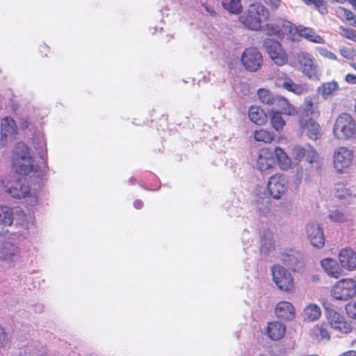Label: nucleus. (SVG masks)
<instances>
[{
    "mask_svg": "<svg viewBox=\"0 0 356 356\" xmlns=\"http://www.w3.org/2000/svg\"><path fill=\"white\" fill-rule=\"evenodd\" d=\"M268 15V9L262 3L256 2L249 6L240 16L239 21L247 29L259 31L261 29L262 20L266 19Z\"/></svg>",
    "mask_w": 356,
    "mask_h": 356,
    "instance_id": "1",
    "label": "nucleus"
},
{
    "mask_svg": "<svg viewBox=\"0 0 356 356\" xmlns=\"http://www.w3.org/2000/svg\"><path fill=\"white\" fill-rule=\"evenodd\" d=\"M293 66L309 79H319L320 72L315 58L310 54L300 51L294 54Z\"/></svg>",
    "mask_w": 356,
    "mask_h": 356,
    "instance_id": "2",
    "label": "nucleus"
},
{
    "mask_svg": "<svg viewBox=\"0 0 356 356\" xmlns=\"http://www.w3.org/2000/svg\"><path fill=\"white\" fill-rule=\"evenodd\" d=\"M333 134L339 139L356 138V124L352 116L348 113L341 114L334 123Z\"/></svg>",
    "mask_w": 356,
    "mask_h": 356,
    "instance_id": "3",
    "label": "nucleus"
},
{
    "mask_svg": "<svg viewBox=\"0 0 356 356\" xmlns=\"http://www.w3.org/2000/svg\"><path fill=\"white\" fill-rule=\"evenodd\" d=\"M273 280L282 291L291 293L295 290V284L291 273L283 266L277 264L271 268Z\"/></svg>",
    "mask_w": 356,
    "mask_h": 356,
    "instance_id": "4",
    "label": "nucleus"
},
{
    "mask_svg": "<svg viewBox=\"0 0 356 356\" xmlns=\"http://www.w3.org/2000/svg\"><path fill=\"white\" fill-rule=\"evenodd\" d=\"M332 296L339 300H348L356 296V280L342 279L337 282L331 291Z\"/></svg>",
    "mask_w": 356,
    "mask_h": 356,
    "instance_id": "5",
    "label": "nucleus"
},
{
    "mask_svg": "<svg viewBox=\"0 0 356 356\" xmlns=\"http://www.w3.org/2000/svg\"><path fill=\"white\" fill-rule=\"evenodd\" d=\"M333 165L339 173L344 172L349 168L354 160V152L346 147H339L333 153Z\"/></svg>",
    "mask_w": 356,
    "mask_h": 356,
    "instance_id": "6",
    "label": "nucleus"
},
{
    "mask_svg": "<svg viewBox=\"0 0 356 356\" xmlns=\"http://www.w3.org/2000/svg\"><path fill=\"white\" fill-rule=\"evenodd\" d=\"M5 188L6 192L15 198H24L30 195L29 197L31 199V203L33 204L37 202L36 197L31 192L26 179H16L13 182L6 185Z\"/></svg>",
    "mask_w": 356,
    "mask_h": 356,
    "instance_id": "7",
    "label": "nucleus"
},
{
    "mask_svg": "<svg viewBox=\"0 0 356 356\" xmlns=\"http://www.w3.org/2000/svg\"><path fill=\"white\" fill-rule=\"evenodd\" d=\"M241 62L247 70L257 72L263 63V57L257 48L249 47L243 51Z\"/></svg>",
    "mask_w": 356,
    "mask_h": 356,
    "instance_id": "8",
    "label": "nucleus"
},
{
    "mask_svg": "<svg viewBox=\"0 0 356 356\" xmlns=\"http://www.w3.org/2000/svg\"><path fill=\"white\" fill-rule=\"evenodd\" d=\"M257 166L263 174L271 173L275 167L274 153L267 148L261 149L257 160Z\"/></svg>",
    "mask_w": 356,
    "mask_h": 356,
    "instance_id": "9",
    "label": "nucleus"
},
{
    "mask_svg": "<svg viewBox=\"0 0 356 356\" xmlns=\"http://www.w3.org/2000/svg\"><path fill=\"white\" fill-rule=\"evenodd\" d=\"M305 233L310 243L316 248H322L325 244L323 228L316 222H309L305 225Z\"/></svg>",
    "mask_w": 356,
    "mask_h": 356,
    "instance_id": "10",
    "label": "nucleus"
},
{
    "mask_svg": "<svg viewBox=\"0 0 356 356\" xmlns=\"http://www.w3.org/2000/svg\"><path fill=\"white\" fill-rule=\"evenodd\" d=\"M264 47L275 64L283 65L286 62V56L281 44L271 39L264 40Z\"/></svg>",
    "mask_w": 356,
    "mask_h": 356,
    "instance_id": "11",
    "label": "nucleus"
},
{
    "mask_svg": "<svg viewBox=\"0 0 356 356\" xmlns=\"http://www.w3.org/2000/svg\"><path fill=\"white\" fill-rule=\"evenodd\" d=\"M286 190V181L284 175L275 174L272 175L268 182V191L275 199H280Z\"/></svg>",
    "mask_w": 356,
    "mask_h": 356,
    "instance_id": "12",
    "label": "nucleus"
},
{
    "mask_svg": "<svg viewBox=\"0 0 356 356\" xmlns=\"http://www.w3.org/2000/svg\"><path fill=\"white\" fill-rule=\"evenodd\" d=\"M326 316L332 328L341 333L350 332L352 327L343 316L334 310H327Z\"/></svg>",
    "mask_w": 356,
    "mask_h": 356,
    "instance_id": "13",
    "label": "nucleus"
},
{
    "mask_svg": "<svg viewBox=\"0 0 356 356\" xmlns=\"http://www.w3.org/2000/svg\"><path fill=\"white\" fill-rule=\"evenodd\" d=\"M299 124L301 131L309 138L316 140L321 137L320 125L312 118L299 119Z\"/></svg>",
    "mask_w": 356,
    "mask_h": 356,
    "instance_id": "14",
    "label": "nucleus"
},
{
    "mask_svg": "<svg viewBox=\"0 0 356 356\" xmlns=\"http://www.w3.org/2000/svg\"><path fill=\"white\" fill-rule=\"evenodd\" d=\"M275 84L277 87L282 88L297 95H300L305 91V87L294 83L285 73H281L277 76L275 79Z\"/></svg>",
    "mask_w": 356,
    "mask_h": 356,
    "instance_id": "15",
    "label": "nucleus"
},
{
    "mask_svg": "<svg viewBox=\"0 0 356 356\" xmlns=\"http://www.w3.org/2000/svg\"><path fill=\"white\" fill-rule=\"evenodd\" d=\"M264 31L270 36H280L284 33H293V24L287 20H280L276 24L268 23L264 27Z\"/></svg>",
    "mask_w": 356,
    "mask_h": 356,
    "instance_id": "16",
    "label": "nucleus"
},
{
    "mask_svg": "<svg viewBox=\"0 0 356 356\" xmlns=\"http://www.w3.org/2000/svg\"><path fill=\"white\" fill-rule=\"evenodd\" d=\"M16 133L17 125L15 120L9 117L3 118L1 123V140L2 143L6 144L8 141L13 140Z\"/></svg>",
    "mask_w": 356,
    "mask_h": 356,
    "instance_id": "17",
    "label": "nucleus"
},
{
    "mask_svg": "<svg viewBox=\"0 0 356 356\" xmlns=\"http://www.w3.org/2000/svg\"><path fill=\"white\" fill-rule=\"evenodd\" d=\"M341 267L348 270L356 269V252L351 248H343L339 254Z\"/></svg>",
    "mask_w": 356,
    "mask_h": 356,
    "instance_id": "18",
    "label": "nucleus"
},
{
    "mask_svg": "<svg viewBox=\"0 0 356 356\" xmlns=\"http://www.w3.org/2000/svg\"><path fill=\"white\" fill-rule=\"evenodd\" d=\"M19 257V249L10 242L2 243L0 245V259L6 262L15 261Z\"/></svg>",
    "mask_w": 356,
    "mask_h": 356,
    "instance_id": "19",
    "label": "nucleus"
},
{
    "mask_svg": "<svg viewBox=\"0 0 356 356\" xmlns=\"http://www.w3.org/2000/svg\"><path fill=\"white\" fill-rule=\"evenodd\" d=\"M275 314L279 318L291 320L295 317V309L291 302L281 301L275 307Z\"/></svg>",
    "mask_w": 356,
    "mask_h": 356,
    "instance_id": "20",
    "label": "nucleus"
},
{
    "mask_svg": "<svg viewBox=\"0 0 356 356\" xmlns=\"http://www.w3.org/2000/svg\"><path fill=\"white\" fill-rule=\"evenodd\" d=\"M298 33L299 35L305 38L309 41L313 42L317 44H323L324 40L322 37L318 35L312 29L299 26H295L293 24V32Z\"/></svg>",
    "mask_w": 356,
    "mask_h": 356,
    "instance_id": "21",
    "label": "nucleus"
},
{
    "mask_svg": "<svg viewBox=\"0 0 356 356\" xmlns=\"http://www.w3.org/2000/svg\"><path fill=\"white\" fill-rule=\"evenodd\" d=\"M321 266L330 277L338 278L343 275V269L337 261L333 259L326 258L321 261Z\"/></svg>",
    "mask_w": 356,
    "mask_h": 356,
    "instance_id": "22",
    "label": "nucleus"
},
{
    "mask_svg": "<svg viewBox=\"0 0 356 356\" xmlns=\"http://www.w3.org/2000/svg\"><path fill=\"white\" fill-rule=\"evenodd\" d=\"M33 160L31 157L30 159H22V157L17 156L15 159H13V165L15 170L23 175H29L33 170Z\"/></svg>",
    "mask_w": 356,
    "mask_h": 356,
    "instance_id": "23",
    "label": "nucleus"
},
{
    "mask_svg": "<svg viewBox=\"0 0 356 356\" xmlns=\"http://www.w3.org/2000/svg\"><path fill=\"white\" fill-rule=\"evenodd\" d=\"M275 249V240L273 232L269 229L263 231L261 238V252L268 254Z\"/></svg>",
    "mask_w": 356,
    "mask_h": 356,
    "instance_id": "24",
    "label": "nucleus"
},
{
    "mask_svg": "<svg viewBox=\"0 0 356 356\" xmlns=\"http://www.w3.org/2000/svg\"><path fill=\"white\" fill-rule=\"evenodd\" d=\"M316 97L308 96L305 98L301 105V113L299 119L309 118L314 116L316 113Z\"/></svg>",
    "mask_w": 356,
    "mask_h": 356,
    "instance_id": "25",
    "label": "nucleus"
},
{
    "mask_svg": "<svg viewBox=\"0 0 356 356\" xmlns=\"http://www.w3.org/2000/svg\"><path fill=\"white\" fill-rule=\"evenodd\" d=\"M286 327L284 324L273 321L268 324L267 332L269 337L273 340H279L285 334Z\"/></svg>",
    "mask_w": 356,
    "mask_h": 356,
    "instance_id": "26",
    "label": "nucleus"
},
{
    "mask_svg": "<svg viewBox=\"0 0 356 356\" xmlns=\"http://www.w3.org/2000/svg\"><path fill=\"white\" fill-rule=\"evenodd\" d=\"M250 120L258 125L264 124L267 120L264 111L258 106H250L248 111Z\"/></svg>",
    "mask_w": 356,
    "mask_h": 356,
    "instance_id": "27",
    "label": "nucleus"
},
{
    "mask_svg": "<svg viewBox=\"0 0 356 356\" xmlns=\"http://www.w3.org/2000/svg\"><path fill=\"white\" fill-rule=\"evenodd\" d=\"M321 309L316 304H309L303 310L302 317L305 321L308 322L314 321L320 318Z\"/></svg>",
    "mask_w": 356,
    "mask_h": 356,
    "instance_id": "28",
    "label": "nucleus"
},
{
    "mask_svg": "<svg viewBox=\"0 0 356 356\" xmlns=\"http://www.w3.org/2000/svg\"><path fill=\"white\" fill-rule=\"evenodd\" d=\"M334 195L341 200L352 201L356 197L350 188H347L343 184H337L334 188Z\"/></svg>",
    "mask_w": 356,
    "mask_h": 356,
    "instance_id": "29",
    "label": "nucleus"
},
{
    "mask_svg": "<svg viewBox=\"0 0 356 356\" xmlns=\"http://www.w3.org/2000/svg\"><path fill=\"white\" fill-rule=\"evenodd\" d=\"M282 115L283 114L280 113L278 111L270 110L269 111V118L270 124L273 128L278 131L282 130L286 124V122L283 118Z\"/></svg>",
    "mask_w": 356,
    "mask_h": 356,
    "instance_id": "30",
    "label": "nucleus"
},
{
    "mask_svg": "<svg viewBox=\"0 0 356 356\" xmlns=\"http://www.w3.org/2000/svg\"><path fill=\"white\" fill-rule=\"evenodd\" d=\"M277 111L283 115L289 116H295L298 113V108L291 104L284 97Z\"/></svg>",
    "mask_w": 356,
    "mask_h": 356,
    "instance_id": "31",
    "label": "nucleus"
},
{
    "mask_svg": "<svg viewBox=\"0 0 356 356\" xmlns=\"http://www.w3.org/2000/svg\"><path fill=\"white\" fill-rule=\"evenodd\" d=\"M273 153L276 156L280 168L282 170L289 169L291 165V161L286 153L284 152L280 147H276Z\"/></svg>",
    "mask_w": 356,
    "mask_h": 356,
    "instance_id": "32",
    "label": "nucleus"
},
{
    "mask_svg": "<svg viewBox=\"0 0 356 356\" xmlns=\"http://www.w3.org/2000/svg\"><path fill=\"white\" fill-rule=\"evenodd\" d=\"M300 254L293 250L284 252L281 255V260L283 263L291 268H296L299 262Z\"/></svg>",
    "mask_w": 356,
    "mask_h": 356,
    "instance_id": "33",
    "label": "nucleus"
},
{
    "mask_svg": "<svg viewBox=\"0 0 356 356\" xmlns=\"http://www.w3.org/2000/svg\"><path fill=\"white\" fill-rule=\"evenodd\" d=\"M222 5L225 10L233 14H238L242 10L241 0H224Z\"/></svg>",
    "mask_w": 356,
    "mask_h": 356,
    "instance_id": "34",
    "label": "nucleus"
},
{
    "mask_svg": "<svg viewBox=\"0 0 356 356\" xmlns=\"http://www.w3.org/2000/svg\"><path fill=\"white\" fill-rule=\"evenodd\" d=\"M254 138L255 139V140L259 142L270 143L274 139V134L269 131L260 129L259 130L254 131Z\"/></svg>",
    "mask_w": 356,
    "mask_h": 356,
    "instance_id": "35",
    "label": "nucleus"
},
{
    "mask_svg": "<svg viewBox=\"0 0 356 356\" xmlns=\"http://www.w3.org/2000/svg\"><path fill=\"white\" fill-rule=\"evenodd\" d=\"M13 220L11 209L7 207H0V225H10Z\"/></svg>",
    "mask_w": 356,
    "mask_h": 356,
    "instance_id": "36",
    "label": "nucleus"
},
{
    "mask_svg": "<svg viewBox=\"0 0 356 356\" xmlns=\"http://www.w3.org/2000/svg\"><path fill=\"white\" fill-rule=\"evenodd\" d=\"M339 89L338 83L331 81L323 83L319 88L318 92L325 98L331 95L334 91Z\"/></svg>",
    "mask_w": 356,
    "mask_h": 356,
    "instance_id": "37",
    "label": "nucleus"
},
{
    "mask_svg": "<svg viewBox=\"0 0 356 356\" xmlns=\"http://www.w3.org/2000/svg\"><path fill=\"white\" fill-rule=\"evenodd\" d=\"M17 156L22 157V159H31V155L29 152V148L26 145L23 143H19L16 145L14 149V154L13 159H15Z\"/></svg>",
    "mask_w": 356,
    "mask_h": 356,
    "instance_id": "38",
    "label": "nucleus"
},
{
    "mask_svg": "<svg viewBox=\"0 0 356 356\" xmlns=\"http://www.w3.org/2000/svg\"><path fill=\"white\" fill-rule=\"evenodd\" d=\"M257 95L262 104L270 106L275 94L265 88H260L257 91Z\"/></svg>",
    "mask_w": 356,
    "mask_h": 356,
    "instance_id": "39",
    "label": "nucleus"
},
{
    "mask_svg": "<svg viewBox=\"0 0 356 356\" xmlns=\"http://www.w3.org/2000/svg\"><path fill=\"white\" fill-rule=\"evenodd\" d=\"M307 149V145L302 146L297 144L291 147V154L295 160L300 161L305 156Z\"/></svg>",
    "mask_w": 356,
    "mask_h": 356,
    "instance_id": "40",
    "label": "nucleus"
},
{
    "mask_svg": "<svg viewBox=\"0 0 356 356\" xmlns=\"http://www.w3.org/2000/svg\"><path fill=\"white\" fill-rule=\"evenodd\" d=\"M329 218L335 222H343L348 220V216L338 209L330 212Z\"/></svg>",
    "mask_w": 356,
    "mask_h": 356,
    "instance_id": "41",
    "label": "nucleus"
},
{
    "mask_svg": "<svg viewBox=\"0 0 356 356\" xmlns=\"http://www.w3.org/2000/svg\"><path fill=\"white\" fill-rule=\"evenodd\" d=\"M305 157L309 163H318L319 161V155L318 152L309 145H307V149Z\"/></svg>",
    "mask_w": 356,
    "mask_h": 356,
    "instance_id": "42",
    "label": "nucleus"
},
{
    "mask_svg": "<svg viewBox=\"0 0 356 356\" xmlns=\"http://www.w3.org/2000/svg\"><path fill=\"white\" fill-rule=\"evenodd\" d=\"M314 332L317 336H320L322 339H329L330 335L325 325H316L314 328Z\"/></svg>",
    "mask_w": 356,
    "mask_h": 356,
    "instance_id": "43",
    "label": "nucleus"
},
{
    "mask_svg": "<svg viewBox=\"0 0 356 356\" xmlns=\"http://www.w3.org/2000/svg\"><path fill=\"white\" fill-rule=\"evenodd\" d=\"M341 35L350 40L356 42V31L351 29H346L343 26H340Z\"/></svg>",
    "mask_w": 356,
    "mask_h": 356,
    "instance_id": "44",
    "label": "nucleus"
},
{
    "mask_svg": "<svg viewBox=\"0 0 356 356\" xmlns=\"http://www.w3.org/2000/svg\"><path fill=\"white\" fill-rule=\"evenodd\" d=\"M348 315L352 318H356V300L348 302L346 306Z\"/></svg>",
    "mask_w": 356,
    "mask_h": 356,
    "instance_id": "45",
    "label": "nucleus"
},
{
    "mask_svg": "<svg viewBox=\"0 0 356 356\" xmlns=\"http://www.w3.org/2000/svg\"><path fill=\"white\" fill-rule=\"evenodd\" d=\"M283 98H284L283 96L276 95V94L275 95L273 99V102L271 103V104L270 106V107H271L273 108L272 110H277L278 109V107L280 106V103H281L282 100L283 99Z\"/></svg>",
    "mask_w": 356,
    "mask_h": 356,
    "instance_id": "46",
    "label": "nucleus"
},
{
    "mask_svg": "<svg viewBox=\"0 0 356 356\" xmlns=\"http://www.w3.org/2000/svg\"><path fill=\"white\" fill-rule=\"evenodd\" d=\"M314 5L321 14L327 13V7L323 0H317Z\"/></svg>",
    "mask_w": 356,
    "mask_h": 356,
    "instance_id": "47",
    "label": "nucleus"
},
{
    "mask_svg": "<svg viewBox=\"0 0 356 356\" xmlns=\"http://www.w3.org/2000/svg\"><path fill=\"white\" fill-rule=\"evenodd\" d=\"M8 342L7 334L4 330L0 327V348H3Z\"/></svg>",
    "mask_w": 356,
    "mask_h": 356,
    "instance_id": "48",
    "label": "nucleus"
},
{
    "mask_svg": "<svg viewBox=\"0 0 356 356\" xmlns=\"http://www.w3.org/2000/svg\"><path fill=\"white\" fill-rule=\"evenodd\" d=\"M319 52H320L321 55L325 58H327L330 60H337L336 55L334 53H332L325 49H321L319 50Z\"/></svg>",
    "mask_w": 356,
    "mask_h": 356,
    "instance_id": "49",
    "label": "nucleus"
},
{
    "mask_svg": "<svg viewBox=\"0 0 356 356\" xmlns=\"http://www.w3.org/2000/svg\"><path fill=\"white\" fill-rule=\"evenodd\" d=\"M340 13L346 18L347 21H350L351 19L355 15L351 10L339 8Z\"/></svg>",
    "mask_w": 356,
    "mask_h": 356,
    "instance_id": "50",
    "label": "nucleus"
},
{
    "mask_svg": "<svg viewBox=\"0 0 356 356\" xmlns=\"http://www.w3.org/2000/svg\"><path fill=\"white\" fill-rule=\"evenodd\" d=\"M264 2L273 10H277L281 4V0H264Z\"/></svg>",
    "mask_w": 356,
    "mask_h": 356,
    "instance_id": "51",
    "label": "nucleus"
},
{
    "mask_svg": "<svg viewBox=\"0 0 356 356\" xmlns=\"http://www.w3.org/2000/svg\"><path fill=\"white\" fill-rule=\"evenodd\" d=\"M345 80L350 84H356V75L353 74H348L346 76Z\"/></svg>",
    "mask_w": 356,
    "mask_h": 356,
    "instance_id": "52",
    "label": "nucleus"
},
{
    "mask_svg": "<svg viewBox=\"0 0 356 356\" xmlns=\"http://www.w3.org/2000/svg\"><path fill=\"white\" fill-rule=\"evenodd\" d=\"M341 54L346 58H350L352 57V54L350 51L346 48H343L340 49Z\"/></svg>",
    "mask_w": 356,
    "mask_h": 356,
    "instance_id": "53",
    "label": "nucleus"
},
{
    "mask_svg": "<svg viewBox=\"0 0 356 356\" xmlns=\"http://www.w3.org/2000/svg\"><path fill=\"white\" fill-rule=\"evenodd\" d=\"M202 6H204L205 10L209 13L211 15H216V11L214 10V8L210 6H208L205 3H202Z\"/></svg>",
    "mask_w": 356,
    "mask_h": 356,
    "instance_id": "54",
    "label": "nucleus"
},
{
    "mask_svg": "<svg viewBox=\"0 0 356 356\" xmlns=\"http://www.w3.org/2000/svg\"><path fill=\"white\" fill-rule=\"evenodd\" d=\"M29 354H31V353H29ZM31 356H47V355L46 351L42 349V350H40L38 351H34V352L31 353Z\"/></svg>",
    "mask_w": 356,
    "mask_h": 356,
    "instance_id": "55",
    "label": "nucleus"
},
{
    "mask_svg": "<svg viewBox=\"0 0 356 356\" xmlns=\"http://www.w3.org/2000/svg\"><path fill=\"white\" fill-rule=\"evenodd\" d=\"M143 202L139 200H137L134 201V207L138 209H141L143 207Z\"/></svg>",
    "mask_w": 356,
    "mask_h": 356,
    "instance_id": "56",
    "label": "nucleus"
},
{
    "mask_svg": "<svg viewBox=\"0 0 356 356\" xmlns=\"http://www.w3.org/2000/svg\"><path fill=\"white\" fill-rule=\"evenodd\" d=\"M339 356H356V351L355 350H348L345 352L344 353L339 355Z\"/></svg>",
    "mask_w": 356,
    "mask_h": 356,
    "instance_id": "57",
    "label": "nucleus"
},
{
    "mask_svg": "<svg viewBox=\"0 0 356 356\" xmlns=\"http://www.w3.org/2000/svg\"><path fill=\"white\" fill-rule=\"evenodd\" d=\"M307 5H314L317 0H302Z\"/></svg>",
    "mask_w": 356,
    "mask_h": 356,
    "instance_id": "58",
    "label": "nucleus"
},
{
    "mask_svg": "<svg viewBox=\"0 0 356 356\" xmlns=\"http://www.w3.org/2000/svg\"><path fill=\"white\" fill-rule=\"evenodd\" d=\"M349 22L351 26H356V15H355Z\"/></svg>",
    "mask_w": 356,
    "mask_h": 356,
    "instance_id": "59",
    "label": "nucleus"
},
{
    "mask_svg": "<svg viewBox=\"0 0 356 356\" xmlns=\"http://www.w3.org/2000/svg\"><path fill=\"white\" fill-rule=\"evenodd\" d=\"M40 157L43 159L45 156V152L44 150H42L41 152H39Z\"/></svg>",
    "mask_w": 356,
    "mask_h": 356,
    "instance_id": "60",
    "label": "nucleus"
},
{
    "mask_svg": "<svg viewBox=\"0 0 356 356\" xmlns=\"http://www.w3.org/2000/svg\"><path fill=\"white\" fill-rule=\"evenodd\" d=\"M350 65L353 67L354 70H356V63H351Z\"/></svg>",
    "mask_w": 356,
    "mask_h": 356,
    "instance_id": "61",
    "label": "nucleus"
},
{
    "mask_svg": "<svg viewBox=\"0 0 356 356\" xmlns=\"http://www.w3.org/2000/svg\"><path fill=\"white\" fill-rule=\"evenodd\" d=\"M334 1L338 2V3H342L343 2V0H334Z\"/></svg>",
    "mask_w": 356,
    "mask_h": 356,
    "instance_id": "62",
    "label": "nucleus"
}]
</instances>
